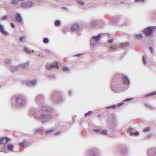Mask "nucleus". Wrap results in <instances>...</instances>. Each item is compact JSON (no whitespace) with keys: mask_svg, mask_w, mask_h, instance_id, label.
<instances>
[{"mask_svg":"<svg viewBox=\"0 0 156 156\" xmlns=\"http://www.w3.org/2000/svg\"><path fill=\"white\" fill-rule=\"evenodd\" d=\"M122 81L121 77L119 75L114 76L112 83V88L113 90H118L119 88L122 87L123 84L122 82L125 84H128L129 81V79L126 76L122 77Z\"/></svg>","mask_w":156,"mask_h":156,"instance_id":"nucleus-1","label":"nucleus"},{"mask_svg":"<svg viewBox=\"0 0 156 156\" xmlns=\"http://www.w3.org/2000/svg\"><path fill=\"white\" fill-rule=\"evenodd\" d=\"M34 102L38 105L40 106V108H41L44 112H50L53 111V109L45 105V97L42 94H38L36 96L34 99Z\"/></svg>","mask_w":156,"mask_h":156,"instance_id":"nucleus-2","label":"nucleus"},{"mask_svg":"<svg viewBox=\"0 0 156 156\" xmlns=\"http://www.w3.org/2000/svg\"><path fill=\"white\" fill-rule=\"evenodd\" d=\"M12 104L18 108H22L27 103V98L21 95H14L12 99Z\"/></svg>","mask_w":156,"mask_h":156,"instance_id":"nucleus-3","label":"nucleus"},{"mask_svg":"<svg viewBox=\"0 0 156 156\" xmlns=\"http://www.w3.org/2000/svg\"><path fill=\"white\" fill-rule=\"evenodd\" d=\"M53 110L51 112H52ZM47 113H42L40 115L39 119L42 123L46 124L49 122L53 118V115L48 114L49 112Z\"/></svg>","mask_w":156,"mask_h":156,"instance_id":"nucleus-4","label":"nucleus"},{"mask_svg":"<svg viewBox=\"0 0 156 156\" xmlns=\"http://www.w3.org/2000/svg\"><path fill=\"white\" fill-rule=\"evenodd\" d=\"M61 93L58 91H54L52 94L51 100L55 102L60 103L63 100Z\"/></svg>","mask_w":156,"mask_h":156,"instance_id":"nucleus-5","label":"nucleus"},{"mask_svg":"<svg viewBox=\"0 0 156 156\" xmlns=\"http://www.w3.org/2000/svg\"><path fill=\"white\" fill-rule=\"evenodd\" d=\"M108 122L109 126L112 128H115L117 122L115 116L113 115H109L108 119Z\"/></svg>","mask_w":156,"mask_h":156,"instance_id":"nucleus-6","label":"nucleus"},{"mask_svg":"<svg viewBox=\"0 0 156 156\" xmlns=\"http://www.w3.org/2000/svg\"><path fill=\"white\" fill-rule=\"evenodd\" d=\"M154 30H156V27H153V28L149 27L144 29L143 32L146 35L149 36L152 34Z\"/></svg>","mask_w":156,"mask_h":156,"instance_id":"nucleus-7","label":"nucleus"},{"mask_svg":"<svg viewBox=\"0 0 156 156\" xmlns=\"http://www.w3.org/2000/svg\"><path fill=\"white\" fill-rule=\"evenodd\" d=\"M101 36V34H99L98 36L92 37L90 40V43L91 45H95L100 39Z\"/></svg>","mask_w":156,"mask_h":156,"instance_id":"nucleus-8","label":"nucleus"},{"mask_svg":"<svg viewBox=\"0 0 156 156\" xmlns=\"http://www.w3.org/2000/svg\"><path fill=\"white\" fill-rule=\"evenodd\" d=\"M34 3L31 1L25 2L22 3L21 7L25 9H28L33 6Z\"/></svg>","mask_w":156,"mask_h":156,"instance_id":"nucleus-9","label":"nucleus"},{"mask_svg":"<svg viewBox=\"0 0 156 156\" xmlns=\"http://www.w3.org/2000/svg\"><path fill=\"white\" fill-rule=\"evenodd\" d=\"M87 156H101L100 153L97 150L90 149L88 152Z\"/></svg>","mask_w":156,"mask_h":156,"instance_id":"nucleus-10","label":"nucleus"},{"mask_svg":"<svg viewBox=\"0 0 156 156\" xmlns=\"http://www.w3.org/2000/svg\"><path fill=\"white\" fill-rule=\"evenodd\" d=\"M5 27L1 24H0V32L4 36H8V32L5 30Z\"/></svg>","mask_w":156,"mask_h":156,"instance_id":"nucleus-11","label":"nucleus"},{"mask_svg":"<svg viewBox=\"0 0 156 156\" xmlns=\"http://www.w3.org/2000/svg\"><path fill=\"white\" fill-rule=\"evenodd\" d=\"M37 82V80L35 79L33 80L28 81L27 84L29 86H35L36 85Z\"/></svg>","mask_w":156,"mask_h":156,"instance_id":"nucleus-12","label":"nucleus"},{"mask_svg":"<svg viewBox=\"0 0 156 156\" xmlns=\"http://www.w3.org/2000/svg\"><path fill=\"white\" fill-rule=\"evenodd\" d=\"M10 140V139L7 137H5L2 138L1 139H0V144H5Z\"/></svg>","mask_w":156,"mask_h":156,"instance_id":"nucleus-13","label":"nucleus"},{"mask_svg":"<svg viewBox=\"0 0 156 156\" xmlns=\"http://www.w3.org/2000/svg\"><path fill=\"white\" fill-rule=\"evenodd\" d=\"M10 69L12 72H16L18 70L21 69L20 66V65L17 66H10Z\"/></svg>","mask_w":156,"mask_h":156,"instance_id":"nucleus-14","label":"nucleus"},{"mask_svg":"<svg viewBox=\"0 0 156 156\" xmlns=\"http://www.w3.org/2000/svg\"><path fill=\"white\" fill-rule=\"evenodd\" d=\"M58 64L57 62H54L51 64L49 66L47 65L46 68L48 69H49V68L52 69L55 67H57L58 68Z\"/></svg>","mask_w":156,"mask_h":156,"instance_id":"nucleus-15","label":"nucleus"},{"mask_svg":"<svg viewBox=\"0 0 156 156\" xmlns=\"http://www.w3.org/2000/svg\"><path fill=\"white\" fill-rule=\"evenodd\" d=\"M132 129L131 128H129L128 129V131L130 132V135L131 136H138L139 135V133L138 131L132 132H131Z\"/></svg>","mask_w":156,"mask_h":156,"instance_id":"nucleus-16","label":"nucleus"},{"mask_svg":"<svg viewBox=\"0 0 156 156\" xmlns=\"http://www.w3.org/2000/svg\"><path fill=\"white\" fill-rule=\"evenodd\" d=\"M155 150L154 149H149L147 151V153L149 156H155Z\"/></svg>","mask_w":156,"mask_h":156,"instance_id":"nucleus-17","label":"nucleus"},{"mask_svg":"<svg viewBox=\"0 0 156 156\" xmlns=\"http://www.w3.org/2000/svg\"><path fill=\"white\" fill-rule=\"evenodd\" d=\"M16 20L20 23H21L22 21V18L20 14V13H17L16 15Z\"/></svg>","mask_w":156,"mask_h":156,"instance_id":"nucleus-18","label":"nucleus"},{"mask_svg":"<svg viewBox=\"0 0 156 156\" xmlns=\"http://www.w3.org/2000/svg\"><path fill=\"white\" fill-rule=\"evenodd\" d=\"M79 26L77 24H74L72 27V29L73 31H78L79 30Z\"/></svg>","mask_w":156,"mask_h":156,"instance_id":"nucleus-19","label":"nucleus"},{"mask_svg":"<svg viewBox=\"0 0 156 156\" xmlns=\"http://www.w3.org/2000/svg\"><path fill=\"white\" fill-rule=\"evenodd\" d=\"M20 66L21 69H27L29 67V62H27L24 64H20Z\"/></svg>","mask_w":156,"mask_h":156,"instance_id":"nucleus-20","label":"nucleus"},{"mask_svg":"<svg viewBox=\"0 0 156 156\" xmlns=\"http://www.w3.org/2000/svg\"><path fill=\"white\" fill-rule=\"evenodd\" d=\"M127 151V148L125 147H122L121 149V153L123 155L126 154Z\"/></svg>","mask_w":156,"mask_h":156,"instance_id":"nucleus-21","label":"nucleus"},{"mask_svg":"<svg viewBox=\"0 0 156 156\" xmlns=\"http://www.w3.org/2000/svg\"><path fill=\"white\" fill-rule=\"evenodd\" d=\"M114 19L115 23L119 22L121 20V19L120 18V17L119 16L115 17L114 18Z\"/></svg>","mask_w":156,"mask_h":156,"instance_id":"nucleus-22","label":"nucleus"},{"mask_svg":"<svg viewBox=\"0 0 156 156\" xmlns=\"http://www.w3.org/2000/svg\"><path fill=\"white\" fill-rule=\"evenodd\" d=\"M7 148L9 150H12L14 148V146L11 144H9L7 146Z\"/></svg>","mask_w":156,"mask_h":156,"instance_id":"nucleus-23","label":"nucleus"},{"mask_svg":"<svg viewBox=\"0 0 156 156\" xmlns=\"http://www.w3.org/2000/svg\"><path fill=\"white\" fill-rule=\"evenodd\" d=\"M76 1L81 5L83 6L85 4L84 2L82 0H76Z\"/></svg>","mask_w":156,"mask_h":156,"instance_id":"nucleus-24","label":"nucleus"},{"mask_svg":"<svg viewBox=\"0 0 156 156\" xmlns=\"http://www.w3.org/2000/svg\"><path fill=\"white\" fill-rule=\"evenodd\" d=\"M55 24L57 27H60L61 24V21L59 20H57L55 22Z\"/></svg>","mask_w":156,"mask_h":156,"instance_id":"nucleus-25","label":"nucleus"},{"mask_svg":"<svg viewBox=\"0 0 156 156\" xmlns=\"http://www.w3.org/2000/svg\"><path fill=\"white\" fill-rule=\"evenodd\" d=\"M129 45L128 43H122L120 44V46L121 48H123L124 47H126Z\"/></svg>","mask_w":156,"mask_h":156,"instance_id":"nucleus-26","label":"nucleus"},{"mask_svg":"<svg viewBox=\"0 0 156 156\" xmlns=\"http://www.w3.org/2000/svg\"><path fill=\"white\" fill-rule=\"evenodd\" d=\"M117 108V106L116 105H113L111 106H109L107 107L106 108V109H114Z\"/></svg>","mask_w":156,"mask_h":156,"instance_id":"nucleus-27","label":"nucleus"},{"mask_svg":"<svg viewBox=\"0 0 156 156\" xmlns=\"http://www.w3.org/2000/svg\"><path fill=\"white\" fill-rule=\"evenodd\" d=\"M27 141H24L19 144L20 146H21L23 147H24L25 146L27 145V144H25V143H27Z\"/></svg>","mask_w":156,"mask_h":156,"instance_id":"nucleus-28","label":"nucleus"},{"mask_svg":"<svg viewBox=\"0 0 156 156\" xmlns=\"http://www.w3.org/2000/svg\"><path fill=\"white\" fill-rule=\"evenodd\" d=\"M136 37L137 39L138 40H140L142 39V38L143 37V36L142 35V34L137 35H136Z\"/></svg>","mask_w":156,"mask_h":156,"instance_id":"nucleus-29","label":"nucleus"},{"mask_svg":"<svg viewBox=\"0 0 156 156\" xmlns=\"http://www.w3.org/2000/svg\"><path fill=\"white\" fill-rule=\"evenodd\" d=\"M151 127H147L144 128V131L145 132H147L150 131Z\"/></svg>","mask_w":156,"mask_h":156,"instance_id":"nucleus-30","label":"nucleus"},{"mask_svg":"<svg viewBox=\"0 0 156 156\" xmlns=\"http://www.w3.org/2000/svg\"><path fill=\"white\" fill-rule=\"evenodd\" d=\"M156 94V91L148 94L146 96V97L147 98L148 97L153 96V95H155Z\"/></svg>","mask_w":156,"mask_h":156,"instance_id":"nucleus-31","label":"nucleus"},{"mask_svg":"<svg viewBox=\"0 0 156 156\" xmlns=\"http://www.w3.org/2000/svg\"><path fill=\"white\" fill-rule=\"evenodd\" d=\"M43 130V129L42 128H40L39 129H36L35 130V133H39L40 132H41L42 130Z\"/></svg>","mask_w":156,"mask_h":156,"instance_id":"nucleus-32","label":"nucleus"},{"mask_svg":"<svg viewBox=\"0 0 156 156\" xmlns=\"http://www.w3.org/2000/svg\"><path fill=\"white\" fill-rule=\"evenodd\" d=\"M117 47L116 46L112 45L110 46L111 49L112 50L117 51Z\"/></svg>","mask_w":156,"mask_h":156,"instance_id":"nucleus-33","label":"nucleus"},{"mask_svg":"<svg viewBox=\"0 0 156 156\" xmlns=\"http://www.w3.org/2000/svg\"><path fill=\"white\" fill-rule=\"evenodd\" d=\"M97 24V23L95 21H93L91 22L90 25L92 27H94Z\"/></svg>","mask_w":156,"mask_h":156,"instance_id":"nucleus-34","label":"nucleus"},{"mask_svg":"<svg viewBox=\"0 0 156 156\" xmlns=\"http://www.w3.org/2000/svg\"><path fill=\"white\" fill-rule=\"evenodd\" d=\"M18 1L16 0H13L11 2L12 5H17L18 3Z\"/></svg>","mask_w":156,"mask_h":156,"instance_id":"nucleus-35","label":"nucleus"},{"mask_svg":"<svg viewBox=\"0 0 156 156\" xmlns=\"http://www.w3.org/2000/svg\"><path fill=\"white\" fill-rule=\"evenodd\" d=\"M43 41L45 43H48L49 42V40L48 38H45L43 39Z\"/></svg>","mask_w":156,"mask_h":156,"instance_id":"nucleus-36","label":"nucleus"},{"mask_svg":"<svg viewBox=\"0 0 156 156\" xmlns=\"http://www.w3.org/2000/svg\"><path fill=\"white\" fill-rule=\"evenodd\" d=\"M92 111H89L88 112L86 113L85 114V116H87L89 115L92 114Z\"/></svg>","mask_w":156,"mask_h":156,"instance_id":"nucleus-37","label":"nucleus"},{"mask_svg":"<svg viewBox=\"0 0 156 156\" xmlns=\"http://www.w3.org/2000/svg\"><path fill=\"white\" fill-rule=\"evenodd\" d=\"M63 70L66 72H68L69 71V68L66 67H64L63 68Z\"/></svg>","mask_w":156,"mask_h":156,"instance_id":"nucleus-38","label":"nucleus"},{"mask_svg":"<svg viewBox=\"0 0 156 156\" xmlns=\"http://www.w3.org/2000/svg\"><path fill=\"white\" fill-rule=\"evenodd\" d=\"M45 51L48 54V55L52 53V52L50 50L47 49Z\"/></svg>","mask_w":156,"mask_h":156,"instance_id":"nucleus-39","label":"nucleus"},{"mask_svg":"<svg viewBox=\"0 0 156 156\" xmlns=\"http://www.w3.org/2000/svg\"><path fill=\"white\" fill-rule=\"evenodd\" d=\"M108 132L106 130H103L102 131H101V133L102 134H103L104 135H107V134Z\"/></svg>","mask_w":156,"mask_h":156,"instance_id":"nucleus-40","label":"nucleus"},{"mask_svg":"<svg viewBox=\"0 0 156 156\" xmlns=\"http://www.w3.org/2000/svg\"><path fill=\"white\" fill-rule=\"evenodd\" d=\"M48 76L49 78L51 79H54L55 78V76L54 74H52L51 75H49Z\"/></svg>","mask_w":156,"mask_h":156,"instance_id":"nucleus-41","label":"nucleus"},{"mask_svg":"<svg viewBox=\"0 0 156 156\" xmlns=\"http://www.w3.org/2000/svg\"><path fill=\"white\" fill-rule=\"evenodd\" d=\"M26 39V38L24 36L21 37L20 38V41L21 42H23Z\"/></svg>","mask_w":156,"mask_h":156,"instance_id":"nucleus-42","label":"nucleus"},{"mask_svg":"<svg viewBox=\"0 0 156 156\" xmlns=\"http://www.w3.org/2000/svg\"><path fill=\"white\" fill-rule=\"evenodd\" d=\"M5 62L6 63H7V64H9L11 63V61L9 59H6L5 60Z\"/></svg>","mask_w":156,"mask_h":156,"instance_id":"nucleus-43","label":"nucleus"},{"mask_svg":"<svg viewBox=\"0 0 156 156\" xmlns=\"http://www.w3.org/2000/svg\"><path fill=\"white\" fill-rule=\"evenodd\" d=\"M133 98H127L124 101H126L129 102V101H131V100H133Z\"/></svg>","mask_w":156,"mask_h":156,"instance_id":"nucleus-44","label":"nucleus"},{"mask_svg":"<svg viewBox=\"0 0 156 156\" xmlns=\"http://www.w3.org/2000/svg\"><path fill=\"white\" fill-rule=\"evenodd\" d=\"M52 130H50L49 131H47L46 132V135H48L50 134L52 132Z\"/></svg>","mask_w":156,"mask_h":156,"instance_id":"nucleus-45","label":"nucleus"},{"mask_svg":"<svg viewBox=\"0 0 156 156\" xmlns=\"http://www.w3.org/2000/svg\"><path fill=\"white\" fill-rule=\"evenodd\" d=\"M143 60L144 62V63L145 65L146 64V58L144 56H143Z\"/></svg>","mask_w":156,"mask_h":156,"instance_id":"nucleus-46","label":"nucleus"},{"mask_svg":"<svg viewBox=\"0 0 156 156\" xmlns=\"http://www.w3.org/2000/svg\"><path fill=\"white\" fill-rule=\"evenodd\" d=\"M24 51L27 52V53H29L30 52V51L28 50V49L26 47H25L24 49Z\"/></svg>","mask_w":156,"mask_h":156,"instance_id":"nucleus-47","label":"nucleus"},{"mask_svg":"<svg viewBox=\"0 0 156 156\" xmlns=\"http://www.w3.org/2000/svg\"><path fill=\"white\" fill-rule=\"evenodd\" d=\"M94 131L95 132H96L97 133H101V131L98 129H95L94 130Z\"/></svg>","mask_w":156,"mask_h":156,"instance_id":"nucleus-48","label":"nucleus"},{"mask_svg":"<svg viewBox=\"0 0 156 156\" xmlns=\"http://www.w3.org/2000/svg\"><path fill=\"white\" fill-rule=\"evenodd\" d=\"M113 39H112L109 40L108 41V43L111 44L113 42Z\"/></svg>","mask_w":156,"mask_h":156,"instance_id":"nucleus-49","label":"nucleus"},{"mask_svg":"<svg viewBox=\"0 0 156 156\" xmlns=\"http://www.w3.org/2000/svg\"><path fill=\"white\" fill-rule=\"evenodd\" d=\"M123 104H124V103H123V102L121 103H119V104H118V106L119 107H121V106L122 105H123Z\"/></svg>","mask_w":156,"mask_h":156,"instance_id":"nucleus-50","label":"nucleus"},{"mask_svg":"<svg viewBox=\"0 0 156 156\" xmlns=\"http://www.w3.org/2000/svg\"><path fill=\"white\" fill-rule=\"evenodd\" d=\"M29 114L30 115H34L35 114L34 113V112H33L32 111H30Z\"/></svg>","mask_w":156,"mask_h":156,"instance_id":"nucleus-51","label":"nucleus"},{"mask_svg":"<svg viewBox=\"0 0 156 156\" xmlns=\"http://www.w3.org/2000/svg\"><path fill=\"white\" fill-rule=\"evenodd\" d=\"M7 18V16H3V17H2V19H6Z\"/></svg>","mask_w":156,"mask_h":156,"instance_id":"nucleus-52","label":"nucleus"},{"mask_svg":"<svg viewBox=\"0 0 156 156\" xmlns=\"http://www.w3.org/2000/svg\"><path fill=\"white\" fill-rule=\"evenodd\" d=\"M11 26H12V27H13V28H14L15 27V25L14 24V23H11Z\"/></svg>","mask_w":156,"mask_h":156,"instance_id":"nucleus-53","label":"nucleus"},{"mask_svg":"<svg viewBox=\"0 0 156 156\" xmlns=\"http://www.w3.org/2000/svg\"><path fill=\"white\" fill-rule=\"evenodd\" d=\"M150 49L151 52L152 53H153V48L152 47H150Z\"/></svg>","mask_w":156,"mask_h":156,"instance_id":"nucleus-54","label":"nucleus"},{"mask_svg":"<svg viewBox=\"0 0 156 156\" xmlns=\"http://www.w3.org/2000/svg\"><path fill=\"white\" fill-rule=\"evenodd\" d=\"M60 133V132H56V133H55V135H58L59 133Z\"/></svg>","mask_w":156,"mask_h":156,"instance_id":"nucleus-55","label":"nucleus"},{"mask_svg":"<svg viewBox=\"0 0 156 156\" xmlns=\"http://www.w3.org/2000/svg\"><path fill=\"white\" fill-rule=\"evenodd\" d=\"M135 2L136 3H137L139 2H140V0H135Z\"/></svg>","mask_w":156,"mask_h":156,"instance_id":"nucleus-56","label":"nucleus"},{"mask_svg":"<svg viewBox=\"0 0 156 156\" xmlns=\"http://www.w3.org/2000/svg\"><path fill=\"white\" fill-rule=\"evenodd\" d=\"M82 54H77L76 55H75V56H78V57H80V55H81Z\"/></svg>","mask_w":156,"mask_h":156,"instance_id":"nucleus-57","label":"nucleus"},{"mask_svg":"<svg viewBox=\"0 0 156 156\" xmlns=\"http://www.w3.org/2000/svg\"><path fill=\"white\" fill-rule=\"evenodd\" d=\"M72 94V91H70L69 93V94L70 96H71Z\"/></svg>","mask_w":156,"mask_h":156,"instance_id":"nucleus-58","label":"nucleus"},{"mask_svg":"<svg viewBox=\"0 0 156 156\" xmlns=\"http://www.w3.org/2000/svg\"><path fill=\"white\" fill-rule=\"evenodd\" d=\"M145 105L148 106L149 107H150V108H152V107L151 106H150V105H148L147 104H145Z\"/></svg>","mask_w":156,"mask_h":156,"instance_id":"nucleus-59","label":"nucleus"},{"mask_svg":"<svg viewBox=\"0 0 156 156\" xmlns=\"http://www.w3.org/2000/svg\"><path fill=\"white\" fill-rule=\"evenodd\" d=\"M145 0H140V2H143Z\"/></svg>","mask_w":156,"mask_h":156,"instance_id":"nucleus-60","label":"nucleus"},{"mask_svg":"<svg viewBox=\"0 0 156 156\" xmlns=\"http://www.w3.org/2000/svg\"><path fill=\"white\" fill-rule=\"evenodd\" d=\"M25 144H27V145L29 144L28 142L27 141V143H25Z\"/></svg>","mask_w":156,"mask_h":156,"instance_id":"nucleus-61","label":"nucleus"},{"mask_svg":"<svg viewBox=\"0 0 156 156\" xmlns=\"http://www.w3.org/2000/svg\"><path fill=\"white\" fill-rule=\"evenodd\" d=\"M23 0H18V2H20V1H23Z\"/></svg>","mask_w":156,"mask_h":156,"instance_id":"nucleus-62","label":"nucleus"},{"mask_svg":"<svg viewBox=\"0 0 156 156\" xmlns=\"http://www.w3.org/2000/svg\"><path fill=\"white\" fill-rule=\"evenodd\" d=\"M155 156H156V150L155 151Z\"/></svg>","mask_w":156,"mask_h":156,"instance_id":"nucleus-63","label":"nucleus"},{"mask_svg":"<svg viewBox=\"0 0 156 156\" xmlns=\"http://www.w3.org/2000/svg\"><path fill=\"white\" fill-rule=\"evenodd\" d=\"M123 3H123V2H121V3H121V4H123Z\"/></svg>","mask_w":156,"mask_h":156,"instance_id":"nucleus-64","label":"nucleus"}]
</instances>
